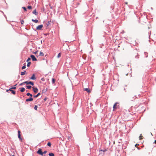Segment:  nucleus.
Wrapping results in <instances>:
<instances>
[{
	"label": "nucleus",
	"mask_w": 156,
	"mask_h": 156,
	"mask_svg": "<svg viewBox=\"0 0 156 156\" xmlns=\"http://www.w3.org/2000/svg\"><path fill=\"white\" fill-rule=\"evenodd\" d=\"M50 22H51V21H48L47 23V25L48 26L49 25V24H50Z\"/></svg>",
	"instance_id": "nucleus-31"
},
{
	"label": "nucleus",
	"mask_w": 156,
	"mask_h": 156,
	"mask_svg": "<svg viewBox=\"0 0 156 156\" xmlns=\"http://www.w3.org/2000/svg\"><path fill=\"white\" fill-rule=\"evenodd\" d=\"M20 130H19L18 131V137L20 139V140H21L22 139L21 137V135H20Z\"/></svg>",
	"instance_id": "nucleus-7"
},
{
	"label": "nucleus",
	"mask_w": 156,
	"mask_h": 156,
	"mask_svg": "<svg viewBox=\"0 0 156 156\" xmlns=\"http://www.w3.org/2000/svg\"><path fill=\"white\" fill-rule=\"evenodd\" d=\"M44 54L43 52H40L39 54V56L41 55L42 56H44Z\"/></svg>",
	"instance_id": "nucleus-19"
},
{
	"label": "nucleus",
	"mask_w": 156,
	"mask_h": 156,
	"mask_svg": "<svg viewBox=\"0 0 156 156\" xmlns=\"http://www.w3.org/2000/svg\"><path fill=\"white\" fill-rule=\"evenodd\" d=\"M15 156L14 155H12V156Z\"/></svg>",
	"instance_id": "nucleus-43"
},
{
	"label": "nucleus",
	"mask_w": 156,
	"mask_h": 156,
	"mask_svg": "<svg viewBox=\"0 0 156 156\" xmlns=\"http://www.w3.org/2000/svg\"><path fill=\"white\" fill-rule=\"evenodd\" d=\"M37 153L41 155H43V153L42 152L41 149H39L37 151Z\"/></svg>",
	"instance_id": "nucleus-3"
},
{
	"label": "nucleus",
	"mask_w": 156,
	"mask_h": 156,
	"mask_svg": "<svg viewBox=\"0 0 156 156\" xmlns=\"http://www.w3.org/2000/svg\"><path fill=\"white\" fill-rule=\"evenodd\" d=\"M26 72V71H24V72H21V75H23L25 74Z\"/></svg>",
	"instance_id": "nucleus-18"
},
{
	"label": "nucleus",
	"mask_w": 156,
	"mask_h": 156,
	"mask_svg": "<svg viewBox=\"0 0 156 156\" xmlns=\"http://www.w3.org/2000/svg\"><path fill=\"white\" fill-rule=\"evenodd\" d=\"M47 152V151H45L43 152V154H46Z\"/></svg>",
	"instance_id": "nucleus-36"
},
{
	"label": "nucleus",
	"mask_w": 156,
	"mask_h": 156,
	"mask_svg": "<svg viewBox=\"0 0 156 156\" xmlns=\"http://www.w3.org/2000/svg\"><path fill=\"white\" fill-rule=\"evenodd\" d=\"M11 90L12 89H16V87H12V88H11Z\"/></svg>",
	"instance_id": "nucleus-35"
},
{
	"label": "nucleus",
	"mask_w": 156,
	"mask_h": 156,
	"mask_svg": "<svg viewBox=\"0 0 156 156\" xmlns=\"http://www.w3.org/2000/svg\"><path fill=\"white\" fill-rule=\"evenodd\" d=\"M30 79L34 80L36 79V78L35 77V75L33 74L31 77L30 78Z\"/></svg>",
	"instance_id": "nucleus-9"
},
{
	"label": "nucleus",
	"mask_w": 156,
	"mask_h": 156,
	"mask_svg": "<svg viewBox=\"0 0 156 156\" xmlns=\"http://www.w3.org/2000/svg\"><path fill=\"white\" fill-rule=\"evenodd\" d=\"M9 90H10V91H11L12 93V94H16L15 91L14 90H11V89H9Z\"/></svg>",
	"instance_id": "nucleus-11"
},
{
	"label": "nucleus",
	"mask_w": 156,
	"mask_h": 156,
	"mask_svg": "<svg viewBox=\"0 0 156 156\" xmlns=\"http://www.w3.org/2000/svg\"><path fill=\"white\" fill-rule=\"evenodd\" d=\"M47 98H45L44 99V101H46V100H47Z\"/></svg>",
	"instance_id": "nucleus-39"
},
{
	"label": "nucleus",
	"mask_w": 156,
	"mask_h": 156,
	"mask_svg": "<svg viewBox=\"0 0 156 156\" xmlns=\"http://www.w3.org/2000/svg\"><path fill=\"white\" fill-rule=\"evenodd\" d=\"M143 136H142V134H140L139 137V139L140 140H142L143 139Z\"/></svg>",
	"instance_id": "nucleus-14"
},
{
	"label": "nucleus",
	"mask_w": 156,
	"mask_h": 156,
	"mask_svg": "<svg viewBox=\"0 0 156 156\" xmlns=\"http://www.w3.org/2000/svg\"><path fill=\"white\" fill-rule=\"evenodd\" d=\"M25 83H26V84H30L32 86L34 85V84L33 82L31 81L28 82V81H25L24 82Z\"/></svg>",
	"instance_id": "nucleus-1"
},
{
	"label": "nucleus",
	"mask_w": 156,
	"mask_h": 156,
	"mask_svg": "<svg viewBox=\"0 0 156 156\" xmlns=\"http://www.w3.org/2000/svg\"><path fill=\"white\" fill-rule=\"evenodd\" d=\"M24 83V82L22 83H20V86L22 85H23V83Z\"/></svg>",
	"instance_id": "nucleus-38"
},
{
	"label": "nucleus",
	"mask_w": 156,
	"mask_h": 156,
	"mask_svg": "<svg viewBox=\"0 0 156 156\" xmlns=\"http://www.w3.org/2000/svg\"><path fill=\"white\" fill-rule=\"evenodd\" d=\"M30 58H28L27 60V62H28L29 61H30Z\"/></svg>",
	"instance_id": "nucleus-34"
},
{
	"label": "nucleus",
	"mask_w": 156,
	"mask_h": 156,
	"mask_svg": "<svg viewBox=\"0 0 156 156\" xmlns=\"http://www.w3.org/2000/svg\"><path fill=\"white\" fill-rule=\"evenodd\" d=\"M117 104L118 103H115V104L113 106V108L114 110L116 109L117 108L116 106H117Z\"/></svg>",
	"instance_id": "nucleus-10"
},
{
	"label": "nucleus",
	"mask_w": 156,
	"mask_h": 156,
	"mask_svg": "<svg viewBox=\"0 0 156 156\" xmlns=\"http://www.w3.org/2000/svg\"><path fill=\"white\" fill-rule=\"evenodd\" d=\"M27 96H31V97H32V94H30V93H28L27 94Z\"/></svg>",
	"instance_id": "nucleus-22"
},
{
	"label": "nucleus",
	"mask_w": 156,
	"mask_h": 156,
	"mask_svg": "<svg viewBox=\"0 0 156 156\" xmlns=\"http://www.w3.org/2000/svg\"><path fill=\"white\" fill-rule=\"evenodd\" d=\"M33 13L35 14L36 15H37V12H36V9H35L33 12Z\"/></svg>",
	"instance_id": "nucleus-12"
},
{
	"label": "nucleus",
	"mask_w": 156,
	"mask_h": 156,
	"mask_svg": "<svg viewBox=\"0 0 156 156\" xmlns=\"http://www.w3.org/2000/svg\"><path fill=\"white\" fill-rule=\"evenodd\" d=\"M61 53H59L58 55L57 56V57L58 58H59L60 56H61Z\"/></svg>",
	"instance_id": "nucleus-24"
},
{
	"label": "nucleus",
	"mask_w": 156,
	"mask_h": 156,
	"mask_svg": "<svg viewBox=\"0 0 156 156\" xmlns=\"http://www.w3.org/2000/svg\"><path fill=\"white\" fill-rule=\"evenodd\" d=\"M27 8L29 9H32V7L30 5H28L27 6Z\"/></svg>",
	"instance_id": "nucleus-26"
},
{
	"label": "nucleus",
	"mask_w": 156,
	"mask_h": 156,
	"mask_svg": "<svg viewBox=\"0 0 156 156\" xmlns=\"http://www.w3.org/2000/svg\"><path fill=\"white\" fill-rule=\"evenodd\" d=\"M9 90H9H9H7L6 91V92H8Z\"/></svg>",
	"instance_id": "nucleus-40"
},
{
	"label": "nucleus",
	"mask_w": 156,
	"mask_h": 156,
	"mask_svg": "<svg viewBox=\"0 0 156 156\" xmlns=\"http://www.w3.org/2000/svg\"><path fill=\"white\" fill-rule=\"evenodd\" d=\"M22 8L25 11H27V9L25 7H23Z\"/></svg>",
	"instance_id": "nucleus-29"
},
{
	"label": "nucleus",
	"mask_w": 156,
	"mask_h": 156,
	"mask_svg": "<svg viewBox=\"0 0 156 156\" xmlns=\"http://www.w3.org/2000/svg\"><path fill=\"white\" fill-rule=\"evenodd\" d=\"M24 23V21L23 20H22L21 21V23L22 24H23Z\"/></svg>",
	"instance_id": "nucleus-33"
},
{
	"label": "nucleus",
	"mask_w": 156,
	"mask_h": 156,
	"mask_svg": "<svg viewBox=\"0 0 156 156\" xmlns=\"http://www.w3.org/2000/svg\"><path fill=\"white\" fill-rule=\"evenodd\" d=\"M71 136L70 135V136H68V139L69 140L70 139H71Z\"/></svg>",
	"instance_id": "nucleus-28"
},
{
	"label": "nucleus",
	"mask_w": 156,
	"mask_h": 156,
	"mask_svg": "<svg viewBox=\"0 0 156 156\" xmlns=\"http://www.w3.org/2000/svg\"><path fill=\"white\" fill-rule=\"evenodd\" d=\"M26 67V63H25L24 64V66L22 67V69H25Z\"/></svg>",
	"instance_id": "nucleus-21"
},
{
	"label": "nucleus",
	"mask_w": 156,
	"mask_h": 156,
	"mask_svg": "<svg viewBox=\"0 0 156 156\" xmlns=\"http://www.w3.org/2000/svg\"><path fill=\"white\" fill-rule=\"evenodd\" d=\"M48 155L49 156H54V154L52 153H50Z\"/></svg>",
	"instance_id": "nucleus-17"
},
{
	"label": "nucleus",
	"mask_w": 156,
	"mask_h": 156,
	"mask_svg": "<svg viewBox=\"0 0 156 156\" xmlns=\"http://www.w3.org/2000/svg\"><path fill=\"white\" fill-rule=\"evenodd\" d=\"M38 51H36L35 52H33V53L34 54H36L37 53Z\"/></svg>",
	"instance_id": "nucleus-32"
},
{
	"label": "nucleus",
	"mask_w": 156,
	"mask_h": 156,
	"mask_svg": "<svg viewBox=\"0 0 156 156\" xmlns=\"http://www.w3.org/2000/svg\"><path fill=\"white\" fill-rule=\"evenodd\" d=\"M33 100V98L32 97H31L29 98L26 99V101L27 102L30 101H32Z\"/></svg>",
	"instance_id": "nucleus-6"
},
{
	"label": "nucleus",
	"mask_w": 156,
	"mask_h": 156,
	"mask_svg": "<svg viewBox=\"0 0 156 156\" xmlns=\"http://www.w3.org/2000/svg\"><path fill=\"white\" fill-rule=\"evenodd\" d=\"M37 106H36V105H35V107H34V109L36 110H37Z\"/></svg>",
	"instance_id": "nucleus-30"
},
{
	"label": "nucleus",
	"mask_w": 156,
	"mask_h": 156,
	"mask_svg": "<svg viewBox=\"0 0 156 156\" xmlns=\"http://www.w3.org/2000/svg\"><path fill=\"white\" fill-rule=\"evenodd\" d=\"M154 143H155V144H156V140H155L154 141Z\"/></svg>",
	"instance_id": "nucleus-41"
},
{
	"label": "nucleus",
	"mask_w": 156,
	"mask_h": 156,
	"mask_svg": "<svg viewBox=\"0 0 156 156\" xmlns=\"http://www.w3.org/2000/svg\"><path fill=\"white\" fill-rule=\"evenodd\" d=\"M47 145L49 147H51V144L50 142H48L47 144Z\"/></svg>",
	"instance_id": "nucleus-25"
},
{
	"label": "nucleus",
	"mask_w": 156,
	"mask_h": 156,
	"mask_svg": "<svg viewBox=\"0 0 156 156\" xmlns=\"http://www.w3.org/2000/svg\"><path fill=\"white\" fill-rule=\"evenodd\" d=\"M25 90V89L23 87L21 88V90H20V91L21 92H23Z\"/></svg>",
	"instance_id": "nucleus-20"
},
{
	"label": "nucleus",
	"mask_w": 156,
	"mask_h": 156,
	"mask_svg": "<svg viewBox=\"0 0 156 156\" xmlns=\"http://www.w3.org/2000/svg\"><path fill=\"white\" fill-rule=\"evenodd\" d=\"M31 64V62H29L27 63V66L28 67H29L30 66V64Z\"/></svg>",
	"instance_id": "nucleus-23"
},
{
	"label": "nucleus",
	"mask_w": 156,
	"mask_h": 156,
	"mask_svg": "<svg viewBox=\"0 0 156 156\" xmlns=\"http://www.w3.org/2000/svg\"><path fill=\"white\" fill-rule=\"evenodd\" d=\"M30 57L31 58L33 61H36L37 60V59L34 55H30Z\"/></svg>",
	"instance_id": "nucleus-4"
},
{
	"label": "nucleus",
	"mask_w": 156,
	"mask_h": 156,
	"mask_svg": "<svg viewBox=\"0 0 156 156\" xmlns=\"http://www.w3.org/2000/svg\"><path fill=\"white\" fill-rule=\"evenodd\" d=\"M41 94L40 93H38L36 95H34V97L35 98H37L38 97L39 95H40Z\"/></svg>",
	"instance_id": "nucleus-15"
},
{
	"label": "nucleus",
	"mask_w": 156,
	"mask_h": 156,
	"mask_svg": "<svg viewBox=\"0 0 156 156\" xmlns=\"http://www.w3.org/2000/svg\"><path fill=\"white\" fill-rule=\"evenodd\" d=\"M84 90L87 91L88 93H90V90L89 88H85L84 89Z\"/></svg>",
	"instance_id": "nucleus-8"
},
{
	"label": "nucleus",
	"mask_w": 156,
	"mask_h": 156,
	"mask_svg": "<svg viewBox=\"0 0 156 156\" xmlns=\"http://www.w3.org/2000/svg\"><path fill=\"white\" fill-rule=\"evenodd\" d=\"M43 27V25H40L38 26L36 28V29L37 30H41Z\"/></svg>",
	"instance_id": "nucleus-2"
},
{
	"label": "nucleus",
	"mask_w": 156,
	"mask_h": 156,
	"mask_svg": "<svg viewBox=\"0 0 156 156\" xmlns=\"http://www.w3.org/2000/svg\"><path fill=\"white\" fill-rule=\"evenodd\" d=\"M32 88H33V90L34 92L35 93H37V92L38 91V89L37 88L35 87H33Z\"/></svg>",
	"instance_id": "nucleus-5"
},
{
	"label": "nucleus",
	"mask_w": 156,
	"mask_h": 156,
	"mask_svg": "<svg viewBox=\"0 0 156 156\" xmlns=\"http://www.w3.org/2000/svg\"><path fill=\"white\" fill-rule=\"evenodd\" d=\"M41 80L42 81H44L45 80V79L44 78H42L41 79Z\"/></svg>",
	"instance_id": "nucleus-37"
},
{
	"label": "nucleus",
	"mask_w": 156,
	"mask_h": 156,
	"mask_svg": "<svg viewBox=\"0 0 156 156\" xmlns=\"http://www.w3.org/2000/svg\"><path fill=\"white\" fill-rule=\"evenodd\" d=\"M32 21L33 22H34L35 23H37L38 22V20H34V19H32Z\"/></svg>",
	"instance_id": "nucleus-13"
},
{
	"label": "nucleus",
	"mask_w": 156,
	"mask_h": 156,
	"mask_svg": "<svg viewBox=\"0 0 156 156\" xmlns=\"http://www.w3.org/2000/svg\"><path fill=\"white\" fill-rule=\"evenodd\" d=\"M137 145V144H136L135 145V146H136V147Z\"/></svg>",
	"instance_id": "nucleus-42"
},
{
	"label": "nucleus",
	"mask_w": 156,
	"mask_h": 156,
	"mask_svg": "<svg viewBox=\"0 0 156 156\" xmlns=\"http://www.w3.org/2000/svg\"><path fill=\"white\" fill-rule=\"evenodd\" d=\"M55 80L54 78H52V83L53 84H54L55 83Z\"/></svg>",
	"instance_id": "nucleus-16"
},
{
	"label": "nucleus",
	"mask_w": 156,
	"mask_h": 156,
	"mask_svg": "<svg viewBox=\"0 0 156 156\" xmlns=\"http://www.w3.org/2000/svg\"><path fill=\"white\" fill-rule=\"evenodd\" d=\"M27 88L28 89H30L31 87L30 86H27Z\"/></svg>",
	"instance_id": "nucleus-27"
}]
</instances>
